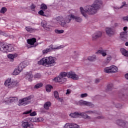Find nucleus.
<instances>
[{
  "mask_svg": "<svg viewBox=\"0 0 128 128\" xmlns=\"http://www.w3.org/2000/svg\"><path fill=\"white\" fill-rule=\"evenodd\" d=\"M62 81H60V80H57V81H56V82H61Z\"/></svg>",
  "mask_w": 128,
  "mask_h": 128,
  "instance_id": "obj_55",
  "label": "nucleus"
},
{
  "mask_svg": "<svg viewBox=\"0 0 128 128\" xmlns=\"http://www.w3.org/2000/svg\"><path fill=\"white\" fill-rule=\"evenodd\" d=\"M106 60H107V62H110V60H112V56H109L107 57Z\"/></svg>",
  "mask_w": 128,
  "mask_h": 128,
  "instance_id": "obj_43",
  "label": "nucleus"
},
{
  "mask_svg": "<svg viewBox=\"0 0 128 128\" xmlns=\"http://www.w3.org/2000/svg\"><path fill=\"white\" fill-rule=\"evenodd\" d=\"M34 98V96L32 95H31L30 96H28L26 98H24L22 100H19V104L18 106H26V104H28L30 103V100Z\"/></svg>",
  "mask_w": 128,
  "mask_h": 128,
  "instance_id": "obj_6",
  "label": "nucleus"
},
{
  "mask_svg": "<svg viewBox=\"0 0 128 128\" xmlns=\"http://www.w3.org/2000/svg\"><path fill=\"white\" fill-rule=\"evenodd\" d=\"M56 58L52 56L44 58L38 61V64L44 66H52L56 64Z\"/></svg>",
  "mask_w": 128,
  "mask_h": 128,
  "instance_id": "obj_4",
  "label": "nucleus"
},
{
  "mask_svg": "<svg viewBox=\"0 0 128 128\" xmlns=\"http://www.w3.org/2000/svg\"><path fill=\"white\" fill-rule=\"evenodd\" d=\"M34 78H40V74L37 73L34 75Z\"/></svg>",
  "mask_w": 128,
  "mask_h": 128,
  "instance_id": "obj_36",
  "label": "nucleus"
},
{
  "mask_svg": "<svg viewBox=\"0 0 128 128\" xmlns=\"http://www.w3.org/2000/svg\"><path fill=\"white\" fill-rule=\"evenodd\" d=\"M88 96V94L84 93V94H82L80 95L81 98H86Z\"/></svg>",
  "mask_w": 128,
  "mask_h": 128,
  "instance_id": "obj_40",
  "label": "nucleus"
},
{
  "mask_svg": "<svg viewBox=\"0 0 128 128\" xmlns=\"http://www.w3.org/2000/svg\"><path fill=\"white\" fill-rule=\"evenodd\" d=\"M96 54H102V56H106V52L104 50H98Z\"/></svg>",
  "mask_w": 128,
  "mask_h": 128,
  "instance_id": "obj_20",
  "label": "nucleus"
},
{
  "mask_svg": "<svg viewBox=\"0 0 128 128\" xmlns=\"http://www.w3.org/2000/svg\"><path fill=\"white\" fill-rule=\"evenodd\" d=\"M81 106H92V103L90 102H88L86 101L80 100Z\"/></svg>",
  "mask_w": 128,
  "mask_h": 128,
  "instance_id": "obj_23",
  "label": "nucleus"
},
{
  "mask_svg": "<svg viewBox=\"0 0 128 128\" xmlns=\"http://www.w3.org/2000/svg\"><path fill=\"white\" fill-rule=\"evenodd\" d=\"M97 118H104V116H98V117Z\"/></svg>",
  "mask_w": 128,
  "mask_h": 128,
  "instance_id": "obj_52",
  "label": "nucleus"
},
{
  "mask_svg": "<svg viewBox=\"0 0 128 128\" xmlns=\"http://www.w3.org/2000/svg\"><path fill=\"white\" fill-rule=\"evenodd\" d=\"M21 72L22 71L18 67L14 69L12 74L14 76H18V74H20Z\"/></svg>",
  "mask_w": 128,
  "mask_h": 128,
  "instance_id": "obj_26",
  "label": "nucleus"
},
{
  "mask_svg": "<svg viewBox=\"0 0 128 128\" xmlns=\"http://www.w3.org/2000/svg\"><path fill=\"white\" fill-rule=\"evenodd\" d=\"M102 34L100 31H98L96 33L94 34L92 36L93 40H95L96 38H98L102 36Z\"/></svg>",
  "mask_w": 128,
  "mask_h": 128,
  "instance_id": "obj_13",
  "label": "nucleus"
},
{
  "mask_svg": "<svg viewBox=\"0 0 128 128\" xmlns=\"http://www.w3.org/2000/svg\"><path fill=\"white\" fill-rule=\"evenodd\" d=\"M72 90H70V89H68L66 90V94H70Z\"/></svg>",
  "mask_w": 128,
  "mask_h": 128,
  "instance_id": "obj_44",
  "label": "nucleus"
},
{
  "mask_svg": "<svg viewBox=\"0 0 128 128\" xmlns=\"http://www.w3.org/2000/svg\"><path fill=\"white\" fill-rule=\"evenodd\" d=\"M120 51L123 56H128V51L126 50V49L124 48H120Z\"/></svg>",
  "mask_w": 128,
  "mask_h": 128,
  "instance_id": "obj_25",
  "label": "nucleus"
},
{
  "mask_svg": "<svg viewBox=\"0 0 128 128\" xmlns=\"http://www.w3.org/2000/svg\"><path fill=\"white\" fill-rule=\"evenodd\" d=\"M80 116H81L84 118H88V119L90 118V116L86 115V114L80 113Z\"/></svg>",
  "mask_w": 128,
  "mask_h": 128,
  "instance_id": "obj_33",
  "label": "nucleus"
},
{
  "mask_svg": "<svg viewBox=\"0 0 128 128\" xmlns=\"http://www.w3.org/2000/svg\"><path fill=\"white\" fill-rule=\"evenodd\" d=\"M100 82V81H97V82Z\"/></svg>",
  "mask_w": 128,
  "mask_h": 128,
  "instance_id": "obj_58",
  "label": "nucleus"
},
{
  "mask_svg": "<svg viewBox=\"0 0 128 128\" xmlns=\"http://www.w3.org/2000/svg\"><path fill=\"white\" fill-rule=\"evenodd\" d=\"M122 107V104H117L116 105V108H121Z\"/></svg>",
  "mask_w": 128,
  "mask_h": 128,
  "instance_id": "obj_48",
  "label": "nucleus"
},
{
  "mask_svg": "<svg viewBox=\"0 0 128 128\" xmlns=\"http://www.w3.org/2000/svg\"><path fill=\"white\" fill-rule=\"evenodd\" d=\"M64 30H55V32L56 34H64Z\"/></svg>",
  "mask_w": 128,
  "mask_h": 128,
  "instance_id": "obj_35",
  "label": "nucleus"
},
{
  "mask_svg": "<svg viewBox=\"0 0 128 128\" xmlns=\"http://www.w3.org/2000/svg\"><path fill=\"white\" fill-rule=\"evenodd\" d=\"M40 112H42V114H44L46 112V109L44 108H41L40 110Z\"/></svg>",
  "mask_w": 128,
  "mask_h": 128,
  "instance_id": "obj_38",
  "label": "nucleus"
},
{
  "mask_svg": "<svg viewBox=\"0 0 128 128\" xmlns=\"http://www.w3.org/2000/svg\"><path fill=\"white\" fill-rule=\"evenodd\" d=\"M25 78L26 80H32V78H34V76H32V71L27 72L26 74Z\"/></svg>",
  "mask_w": 128,
  "mask_h": 128,
  "instance_id": "obj_12",
  "label": "nucleus"
},
{
  "mask_svg": "<svg viewBox=\"0 0 128 128\" xmlns=\"http://www.w3.org/2000/svg\"><path fill=\"white\" fill-rule=\"evenodd\" d=\"M118 67L116 66H112L104 68V72L106 74H116V72H118Z\"/></svg>",
  "mask_w": 128,
  "mask_h": 128,
  "instance_id": "obj_7",
  "label": "nucleus"
},
{
  "mask_svg": "<svg viewBox=\"0 0 128 128\" xmlns=\"http://www.w3.org/2000/svg\"><path fill=\"white\" fill-rule=\"evenodd\" d=\"M27 42L28 44L30 46H34L35 42H36V38H32L27 40Z\"/></svg>",
  "mask_w": 128,
  "mask_h": 128,
  "instance_id": "obj_16",
  "label": "nucleus"
},
{
  "mask_svg": "<svg viewBox=\"0 0 128 128\" xmlns=\"http://www.w3.org/2000/svg\"><path fill=\"white\" fill-rule=\"evenodd\" d=\"M123 30H124V32H126V30H128V27L127 26L124 27Z\"/></svg>",
  "mask_w": 128,
  "mask_h": 128,
  "instance_id": "obj_51",
  "label": "nucleus"
},
{
  "mask_svg": "<svg viewBox=\"0 0 128 128\" xmlns=\"http://www.w3.org/2000/svg\"><path fill=\"white\" fill-rule=\"evenodd\" d=\"M70 116L72 118H78L80 116V113L78 112H74V113H71L70 114Z\"/></svg>",
  "mask_w": 128,
  "mask_h": 128,
  "instance_id": "obj_15",
  "label": "nucleus"
},
{
  "mask_svg": "<svg viewBox=\"0 0 128 128\" xmlns=\"http://www.w3.org/2000/svg\"><path fill=\"white\" fill-rule=\"evenodd\" d=\"M6 10H8L6 8L2 7L0 10V14H6Z\"/></svg>",
  "mask_w": 128,
  "mask_h": 128,
  "instance_id": "obj_31",
  "label": "nucleus"
},
{
  "mask_svg": "<svg viewBox=\"0 0 128 128\" xmlns=\"http://www.w3.org/2000/svg\"><path fill=\"white\" fill-rule=\"evenodd\" d=\"M27 66L28 64H26V62H22L19 64L18 68L21 70V72H22V70H24L26 66Z\"/></svg>",
  "mask_w": 128,
  "mask_h": 128,
  "instance_id": "obj_17",
  "label": "nucleus"
},
{
  "mask_svg": "<svg viewBox=\"0 0 128 128\" xmlns=\"http://www.w3.org/2000/svg\"><path fill=\"white\" fill-rule=\"evenodd\" d=\"M114 26H118V24L116 23V24H115Z\"/></svg>",
  "mask_w": 128,
  "mask_h": 128,
  "instance_id": "obj_56",
  "label": "nucleus"
},
{
  "mask_svg": "<svg viewBox=\"0 0 128 128\" xmlns=\"http://www.w3.org/2000/svg\"><path fill=\"white\" fill-rule=\"evenodd\" d=\"M41 25L46 30H50V27L48 25L46 22H42L41 24Z\"/></svg>",
  "mask_w": 128,
  "mask_h": 128,
  "instance_id": "obj_19",
  "label": "nucleus"
},
{
  "mask_svg": "<svg viewBox=\"0 0 128 128\" xmlns=\"http://www.w3.org/2000/svg\"><path fill=\"white\" fill-rule=\"evenodd\" d=\"M116 8V9H118V8Z\"/></svg>",
  "mask_w": 128,
  "mask_h": 128,
  "instance_id": "obj_57",
  "label": "nucleus"
},
{
  "mask_svg": "<svg viewBox=\"0 0 128 128\" xmlns=\"http://www.w3.org/2000/svg\"><path fill=\"white\" fill-rule=\"evenodd\" d=\"M30 112H32V110H30L28 111L24 112L23 113V114H30Z\"/></svg>",
  "mask_w": 128,
  "mask_h": 128,
  "instance_id": "obj_41",
  "label": "nucleus"
},
{
  "mask_svg": "<svg viewBox=\"0 0 128 128\" xmlns=\"http://www.w3.org/2000/svg\"><path fill=\"white\" fill-rule=\"evenodd\" d=\"M120 37L122 38H124L128 36V32L124 31L120 34Z\"/></svg>",
  "mask_w": 128,
  "mask_h": 128,
  "instance_id": "obj_29",
  "label": "nucleus"
},
{
  "mask_svg": "<svg viewBox=\"0 0 128 128\" xmlns=\"http://www.w3.org/2000/svg\"><path fill=\"white\" fill-rule=\"evenodd\" d=\"M31 8L32 10L36 8V5L34 4H32L31 6Z\"/></svg>",
  "mask_w": 128,
  "mask_h": 128,
  "instance_id": "obj_46",
  "label": "nucleus"
},
{
  "mask_svg": "<svg viewBox=\"0 0 128 128\" xmlns=\"http://www.w3.org/2000/svg\"><path fill=\"white\" fill-rule=\"evenodd\" d=\"M54 98H58V91H54Z\"/></svg>",
  "mask_w": 128,
  "mask_h": 128,
  "instance_id": "obj_37",
  "label": "nucleus"
},
{
  "mask_svg": "<svg viewBox=\"0 0 128 128\" xmlns=\"http://www.w3.org/2000/svg\"><path fill=\"white\" fill-rule=\"evenodd\" d=\"M2 34V32H0V34Z\"/></svg>",
  "mask_w": 128,
  "mask_h": 128,
  "instance_id": "obj_59",
  "label": "nucleus"
},
{
  "mask_svg": "<svg viewBox=\"0 0 128 128\" xmlns=\"http://www.w3.org/2000/svg\"><path fill=\"white\" fill-rule=\"evenodd\" d=\"M125 78H126V80H128V73L126 74L124 76Z\"/></svg>",
  "mask_w": 128,
  "mask_h": 128,
  "instance_id": "obj_50",
  "label": "nucleus"
},
{
  "mask_svg": "<svg viewBox=\"0 0 128 128\" xmlns=\"http://www.w3.org/2000/svg\"><path fill=\"white\" fill-rule=\"evenodd\" d=\"M26 30H27V32H34L36 30V29L32 28L30 26L26 27Z\"/></svg>",
  "mask_w": 128,
  "mask_h": 128,
  "instance_id": "obj_24",
  "label": "nucleus"
},
{
  "mask_svg": "<svg viewBox=\"0 0 128 128\" xmlns=\"http://www.w3.org/2000/svg\"><path fill=\"white\" fill-rule=\"evenodd\" d=\"M74 20L78 22H80V17L74 16L72 14L68 15L66 17L62 16H58L56 18V22L58 24L61 26L62 28H68V26L66 24H70L72 20Z\"/></svg>",
  "mask_w": 128,
  "mask_h": 128,
  "instance_id": "obj_2",
  "label": "nucleus"
},
{
  "mask_svg": "<svg viewBox=\"0 0 128 128\" xmlns=\"http://www.w3.org/2000/svg\"><path fill=\"white\" fill-rule=\"evenodd\" d=\"M10 80H11V79L10 78Z\"/></svg>",
  "mask_w": 128,
  "mask_h": 128,
  "instance_id": "obj_60",
  "label": "nucleus"
},
{
  "mask_svg": "<svg viewBox=\"0 0 128 128\" xmlns=\"http://www.w3.org/2000/svg\"><path fill=\"white\" fill-rule=\"evenodd\" d=\"M62 48V46H58L56 48H54V45L51 44L50 46H49V48H46L44 50H42L43 54H48L49 52H52V50H58V48Z\"/></svg>",
  "mask_w": 128,
  "mask_h": 128,
  "instance_id": "obj_9",
  "label": "nucleus"
},
{
  "mask_svg": "<svg viewBox=\"0 0 128 128\" xmlns=\"http://www.w3.org/2000/svg\"><path fill=\"white\" fill-rule=\"evenodd\" d=\"M40 8L42 10H48V6L46 4H42L40 5Z\"/></svg>",
  "mask_w": 128,
  "mask_h": 128,
  "instance_id": "obj_30",
  "label": "nucleus"
},
{
  "mask_svg": "<svg viewBox=\"0 0 128 128\" xmlns=\"http://www.w3.org/2000/svg\"><path fill=\"white\" fill-rule=\"evenodd\" d=\"M102 6V0H95L92 5L87 6L84 7V9L82 7H80L81 14L84 18H86V13L88 14H95L100 8Z\"/></svg>",
  "mask_w": 128,
  "mask_h": 128,
  "instance_id": "obj_1",
  "label": "nucleus"
},
{
  "mask_svg": "<svg viewBox=\"0 0 128 128\" xmlns=\"http://www.w3.org/2000/svg\"><path fill=\"white\" fill-rule=\"evenodd\" d=\"M38 14H40V16H44V10H40L38 12Z\"/></svg>",
  "mask_w": 128,
  "mask_h": 128,
  "instance_id": "obj_39",
  "label": "nucleus"
},
{
  "mask_svg": "<svg viewBox=\"0 0 128 128\" xmlns=\"http://www.w3.org/2000/svg\"><path fill=\"white\" fill-rule=\"evenodd\" d=\"M18 84V82L14 80H6L4 82V86L8 88H12L13 86H16Z\"/></svg>",
  "mask_w": 128,
  "mask_h": 128,
  "instance_id": "obj_8",
  "label": "nucleus"
},
{
  "mask_svg": "<svg viewBox=\"0 0 128 128\" xmlns=\"http://www.w3.org/2000/svg\"><path fill=\"white\" fill-rule=\"evenodd\" d=\"M122 4L123 5H122V6L120 7V8H124V4H126V2H123Z\"/></svg>",
  "mask_w": 128,
  "mask_h": 128,
  "instance_id": "obj_49",
  "label": "nucleus"
},
{
  "mask_svg": "<svg viewBox=\"0 0 128 128\" xmlns=\"http://www.w3.org/2000/svg\"><path fill=\"white\" fill-rule=\"evenodd\" d=\"M64 128H80V126L74 124H70L66 123L64 126Z\"/></svg>",
  "mask_w": 128,
  "mask_h": 128,
  "instance_id": "obj_11",
  "label": "nucleus"
},
{
  "mask_svg": "<svg viewBox=\"0 0 128 128\" xmlns=\"http://www.w3.org/2000/svg\"><path fill=\"white\" fill-rule=\"evenodd\" d=\"M18 57V54H9L8 55V58L10 59V62H14V59L15 58Z\"/></svg>",
  "mask_w": 128,
  "mask_h": 128,
  "instance_id": "obj_18",
  "label": "nucleus"
},
{
  "mask_svg": "<svg viewBox=\"0 0 128 128\" xmlns=\"http://www.w3.org/2000/svg\"><path fill=\"white\" fill-rule=\"evenodd\" d=\"M14 48L11 44H6L0 42V52L6 54L10 52H14Z\"/></svg>",
  "mask_w": 128,
  "mask_h": 128,
  "instance_id": "obj_5",
  "label": "nucleus"
},
{
  "mask_svg": "<svg viewBox=\"0 0 128 128\" xmlns=\"http://www.w3.org/2000/svg\"><path fill=\"white\" fill-rule=\"evenodd\" d=\"M66 76H67L68 78H72V80H78V76L76 75V73L71 72H68V73L61 72L59 76L54 78L52 80H64Z\"/></svg>",
  "mask_w": 128,
  "mask_h": 128,
  "instance_id": "obj_3",
  "label": "nucleus"
},
{
  "mask_svg": "<svg viewBox=\"0 0 128 128\" xmlns=\"http://www.w3.org/2000/svg\"><path fill=\"white\" fill-rule=\"evenodd\" d=\"M30 116H36V112H34L30 114Z\"/></svg>",
  "mask_w": 128,
  "mask_h": 128,
  "instance_id": "obj_42",
  "label": "nucleus"
},
{
  "mask_svg": "<svg viewBox=\"0 0 128 128\" xmlns=\"http://www.w3.org/2000/svg\"><path fill=\"white\" fill-rule=\"evenodd\" d=\"M122 19L124 20H126L127 22H128V16L123 17Z\"/></svg>",
  "mask_w": 128,
  "mask_h": 128,
  "instance_id": "obj_45",
  "label": "nucleus"
},
{
  "mask_svg": "<svg viewBox=\"0 0 128 128\" xmlns=\"http://www.w3.org/2000/svg\"><path fill=\"white\" fill-rule=\"evenodd\" d=\"M116 124L120 126H122L123 128H126L128 127V122H124L122 120H117Z\"/></svg>",
  "mask_w": 128,
  "mask_h": 128,
  "instance_id": "obj_10",
  "label": "nucleus"
},
{
  "mask_svg": "<svg viewBox=\"0 0 128 128\" xmlns=\"http://www.w3.org/2000/svg\"><path fill=\"white\" fill-rule=\"evenodd\" d=\"M42 86V83H38V84L34 86V88H40Z\"/></svg>",
  "mask_w": 128,
  "mask_h": 128,
  "instance_id": "obj_34",
  "label": "nucleus"
},
{
  "mask_svg": "<svg viewBox=\"0 0 128 128\" xmlns=\"http://www.w3.org/2000/svg\"><path fill=\"white\" fill-rule=\"evenodd\" d=\"M52 88H53V87L50 84H47L46 86V90L47 92H52Z\"/></svg>",
  "mask_w": 128,
  "mask_h": 128,
  "instance_id": "obj_27",
  "label": "nucleus"
},
{
  "mask_svg": "<svg viewBox=\"0 0 128 128\" xmlns=\"http://www.w3.org/2000/svg\"><path fill=\"white\" fill-rule=\"evenodd\" d=\"M88 60L90 62H94V60H96V55H93L92 56H88Z\"/></svg>",
  "mask_w": 128,
  "mask_h": 128,
  "instance_id": "obj_28",
  "label": "nucleus"
},
{
  "mask_svg": "<svg viewBox=\"0 0 128 128\" xmlns=\"http://www.w3.org/2000/svg\"><path fill=\"white\" fill-rule=\"evenodd\" d=\"M88 114H92L94 112L92 111H88Z\"/></svg>",
  "mask_w": 128,
  "mask_h": 128,
  "instance_id": "obj_53",
  "label": "nucleus"
},
{
  "mask_svg": "<svg viewBox=\"0 0 128 128\" xmlns=\"http://www.w3.org/2000/svg\"><path fill=\"white\" fill-rule=\"evenodd\" d=\"M106 32L109 36H112L114 34V31L110 28H106Z\"/></svg>",
  "mask_w": 128,
  "mask_h": 128,
  "instance_id": "obj_14",
  "label": "nucleus"
},
{
  "mask_svg": "<svg viewBox=\"0 0 128 128\" xmlns=\"http://www.w3.org/2000/svg\"><path fill=\"white\" fill-rule=\"evenodd\" d=\"M125 46H128V42H126L125 43Z\"/></svg>",
  "mask_w": 128,
  "mask_h": 128,
  "instance_id": "obj_54",
  "label": "nucleus"
},
{
  "mask_svg": "<svg viewBox=\"0 0 128 128\" xmlns=\"http://www.w3.org/2000/svg\"><path fill=\"white\" fill-rule=\"evenodd\" d=\"M114 84H108L107 86V90H112Z\"/></svg>",
  "mask_w": 128,
  "mask_h": 128,
  "instance_id": "obj_32",
  "label": "nucleus"
},
{
  "mask_svg": "<svg viewBox=\"0 0 128 128\" xmlns=\"http://www.w3.org/2000/svg\"><path fill=\"white\" fill-rule=\"evenodd\" d=\"M50 106H52V103H50V102H48L44 104V108H45V110H50Z\"/></svg>",
  "mask_w": 128,
  "mask_h": 128,
  "instance_id": "obj_22",
  "label": "nucleus"
},
{
  "mask_svg": "<svg viewBox=\"0 0 128 128\" xmlns=\"http://www.w3.org/2000/svg\"><path fill=\"white\" fill-rule=\"evenodd\" d=\"M8 102H17L18 98L16 97H10L9 98H7Z\"/></svg>",
  "mask_w": 128,
  "mask_h": 128,
  "instance_id": "obj_21",
  "label": "nucleus"
},
{
  "mask_svg": "<svg viewBox=\"0 0 128 128\" xmlns=\"http://www.w3.org/2000/svg\"><path fill=\"white\" fill-rule=\"evenodd\" d=\"M42 120V118H37L36 122H40Z\"/></svg>",
  "mask_w": 128,
  "mask_h": 128,
  "instance_id": "obj_47",
  "label": "nucleus"
}]
</instances>
